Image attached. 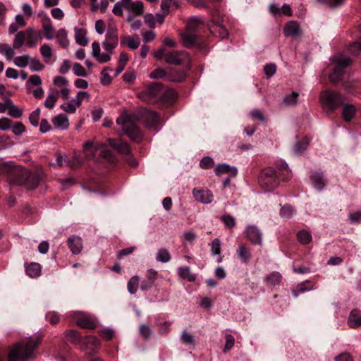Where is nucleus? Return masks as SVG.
Listing matches in <instances>:
<instances>
[{"mask_svg": "<svg viewBox=\"0 0 361 361\" xmlns=\"http://www.w3.org/2000/svg\"><path fill=\"white\" fill-rule=\"evenodd\" d=\"M140 278L137 276H134L130 278L127 284V288L130 294H135L138 288Z\"/></svg>", "mask_w": 361, "mask_h": 361, "instance_id": "42", "label": "nucleus"}, {"mask_svg": "<svg viewBox=\"0 0 361 361\" xmlns=\"http://www.w3.org/2000/svg\"><path fill=\"white\" fill-rule=\"evenodd\" d=\"M214 171L217 176H221L223 173H230L234 176L237 173V169L235 168L231 167L227 164L217 165Z\"/></svg>", "mask_w": 361, "mask_h": 361, "instance_id": "33", "label": "nucleus"}, {"mask_svg": "<svg viewBox=\"0 0 361 361\" xmlns=\"http://www.w3.org/2000/svg\"><path fill=\"white\" fill-rule=\"evenodd\" d=\"M64 336L66 340L72 343L78 344L82 342V338L80 333L75 330H66L64 332Z\"/></svg>", "mask_w": 361, "mask_h": 361, "instance_id": "31", "label": "nucleus"}, {"mask_svg": "<svg viewBox=\"0 0 361 361\" xmlns=\"http://www.w3.org/2000/svg\"><path fill=\"white\" fill-rule=\"evenodd\" d=\"M220 219L228 228H233L236 224L235 219L230 214L223 215Z\"/></svg>", "mask_w": 361, "mask_h": 361, "instance_id": "49", "label": "nucleus"}, {"mask_svg": "<svg viewBox=\"0 0 361 361\" xmlns=\"http://www.w3.org/2000/svg\"><path fill=\"white\" fill-rule=\"evenodd\" d=\"M90 99V94L87 92L80 91L78 92L76 97L71 100L73 104L75 105V107H79L82 101L86 99L88 100Z\"/></svg>", "mask_w": 361, "mask_h": 361, "instance_id": "46", "label": "nucleus"}, {"mask_svg": "<svg viewBox=\"0 0 361 361\" xmlns=\"http://www.w3.org/2000/svg\"><path fill=\"white\" fill-rule=\"evenodd\" d=\"M125 43L127 47L131 49H135L139 47L140 44V39L138 35H134L133 37H126Z\"/></svg>", "mask_w": 361, "mask_h": 361, "instance_id": "40", "label": "nucleus"}, {"mask_svg": "<svg viewBox=\"0 0 361 361\" xmlns=\"http://www.w3.org/2000/svg\"><path fill=\"white\" fill-rule=\"evenodd\" d=\"M12 127V121L7 117L0 118V130L6 131Z\"/></svg>", "mask_w": 361, "mask_h": 361, "instance_id": "61", "label": "nucleus"}, {"mask_svg": "<svg viewBox=\"0 0 361 361\" xmlns=\"http://www.w3.org/2000/svg\"><path fill=\"white\" fill-rule=\"evenodd\" d=\"M163 87L159 82H152L145 90L138 94V97L147 102H151L154 98L161 97L162 95Z\"/></svg>", "mask_w": 361, "mask_h": 361, "instance_id": "7", "label": "nucleus"}, {"mask_svg": "<svg viewBox=\"0 0 361 361\" xmlns=\"http://www.w3.org/2000/svg\"><path fill=\"white\" fill-rule=\"evenodd\" d=\"M200 23V18L197 17L192 18L187 24V30L194 32Z\"/></svg>", "mask_w": 361, "mask_h": 361, "instance_id": "56", "label": "nucleus"}, {"mask_svg": "<svg viewBox=\"0 0 361 361\" xmlns=\"http://www.w3.org/2000/svg\"><path fill=\"white\" fill-rule=\"evenodd\" d=\"M293 214V209L290 205L283 207L280 210V215L283 218L289 219Z\"/></svg>", "mask_w": 361, "mask_h": 361, "instance_id": "58", "label": "nucleus"}, {"mask_svg": "<svg viewBox=\"0 0 361 361\" xmlns=\"http://www.w3.org/2000/svg\"><path fill=\"white\" fill-rule=\"evenodd\" d=\"M141 35L145 42H152L156 37V33L153 30H142Z\"/></svg>", "mask_w": 361, "mask_h": 361, "instance_id": "55", "label": "nucleus"}, {"mask_svg": "<svg viewBox=\"0 0 361 361\" xmlns=\"http://www.w3.org/2000/svg\"><path fill=\"white\" fill-rule=\"evenodd\" d=\"M310 180L314 187L319 190H323L326 185L325 180L322 173L317 171L312 173L310 176Z\"/></svg>", "mask_w": 361, "mask_h": 361, "instance_id": "21", "label": "nucleus"}, {"mask_svg": "<svg viewBox=\"0 0 361 361\" xmlns=\"http://www.w3.org/2000/svg\"><path fill=\"white\" fill-rule=\"evenodd\" d=\"M348 51L351 54L357 55L361 53V42H354L349 45Z\"/></svg>", "mask_w": 361, "mask_h": 361, "instance_id": "59", "label": "nucleus"}, {"mask_svg": "<svg viewBox=\"0 0 361 361\" xmlns=\"http://www.w3.org/2000/svg\"><path fill=\"white\" fill-rule=\"evenodd\" d=\"M59 92L54 90L53 92L49 94L44 101V106L49 109H51L55 106V104L58 99V94Z\"/></svg>", "mask_w": 361, "mask_h": 361, "instance_id": "37", "label": "nucleus"}, {"mask_svg": "<svg viewBox=\"0 0 361 361\" xmlns=\"http://www.w3.org/2000/svg\"><path fill=\"white\" fill-rule=\"evenodd\" d=\"M297 236L299 242L303 245L310 243L312 239L311 233L305 230L299 231Z\"/></svg>", "mask_w": 361, "mask_h": 361, "instance_id": "45", "label": "nucleus"}, {"mask_svg": "<svg viewBox=\"0 0 361 361\" xmlns=\"http://www.w3.org/2000/svg\"><path fill=\"white\" fill-rule=\"evenodd\" d=\"M178 276L184 280L193 282L196 280V275L192 273L189 267H181L178 268Z\"/></svg>", "mask_w": 361, "mask_h": 361, "instance_id": "29", "label": "nucleus"}, {"mask_svg": "<svg viewBox=\"0 0 361 361\" xmlns=\"http://www.w3.org/2000/svg\"><path fill=\"white\" fill-rule=\"evenodd\" d=\"M41 343L39 336L30 337L15 344L8 355V361H27L35 356L34 350Z\"/></svg>", "mask_w": 361, "mask_h": 361, "instance_id": "2", "label": "nucleus"}, {"mask_svg": "<svg viewBox=\"0 0 361 361\" xmlns=\"http://www.w3.org/2000/svg\"><path fill=\"white\" fill-rule=\"evenodd\" d=\"M208 27L212 33L218 34L221 38H226L228 36L227 29L220 23L212 21L208 24Z\"/></svg>", "mask_w": 361, "mask_h": 361, "instance_id": "19", "label": "nucleus"}, {"mask_svg": "<svg viewBox=\"0 0 361 361\" xmlns=\"http://www.w3.org/2000/svg\"><path fill=\"white\" fill-rule=\"evenodd\" d=\"M211 254L213 256H217L216 262L221 263L223 257L221 256V244L219 238L214 239L211 244Z\"/></svg>", "mask_w": 361, "mask_h": 361, "instance_id": "27", "label": "nucleus"}, {"mask_svg": "<svg viewBox=\"0 0 361 361\" xmlns=\"http://www.w3.org/2000/svg\"><path fill=\"white\" fill-rule=\"evenodd\" d=\"M75 42L80 46H86L88 44L87 30L83 28H74Z\"/></svg>", "mask_w": 361, "mask_h": 361, "instance_id": "24", "label": "nucleus"}, {"mask_svg": "<svg viewBox=\"0 0 361 361\" xmlns=\"http://www.w3.org/2000/svg\"><path fill=\"white\" fill-rule=\"evenodd\" d=\"M40 54L44 58L45 63H48L50 62V59L52 56V50L48 44H44L41 46Z\"/></svg>", "mask_w": 361, "mask_h": 361, "instance_id": "47", "label": "nucleus"}, {"mask_svg": "<svg viewBox=\"0 0 361 361\" xmlns=\"http://www.w3.org/2000/svg\"><path fill=\"white\" fill-rule=\"evenodd\" d=\"M171 256L168 250L166 248H161L158 250L156 256V259L162 263L168 262L171 260Z\"/></svg>", "mask_w": 361, "mask_h": 361, "instance_id": "41", "label": "nucleus"}, {"mask_svg": "<svg viewBox=\"0 0 361 361\" xmlns=\"http://www.w3.org/2000/svg\"><path fill=\"white\" fill-rule=\"evenodd\" d=\"M29 66L31 71L34 72L41 71L44 68V65L38 59L34 58L29 60Z\"/></svg>", "mask_w": 361, "mask_h": 361, "instance_id": "52", "label": "nucleus"}, {"mask_svg": "<svg viewBox=\"0 0 361 361\" xmlns=\"http://www.w3.org/2000/svg\"><path fill=\"white\" fill-rule=\"evenodd\" d=\"M26 43V33L25 30L19 31L16 35L13 47L15 49L21 48Z\"/></svg>", "mask_w": 361, "mask_h": 361, "instance_id": "34", "label": "nucleus"}, {"mask_svg": "<svg viewBox=\"0 0 361 361\" xmlns=\"http://www.w3.org/2000/svg\"><path fill=\"white\" fill-rule=\"evenodd\" d=\"M298 94L295 92H293L290 94H286L283 100V104L286 106H293L298 102Z\"/></svg>", "mask_w": 361, "mask_h": 361, "instance_id": "48", "label": "nucleus"}, {"mask_svg": "<svg viewBox=\"0 0 361 361\" xmlns=\"http://www.w3.org/2000/svg\"><path fill=\"white\" fill-rule=\"evenodd\" d=\"M356 109L353 104H345L343 105L342 117L347 121H350L355 116Z\"/></svg>", "mask_w": 361, "mask_h": 361, "instance_id": "26", "label": "nucleus"}, {"mask_svg": "<svg viewBox=\"0 0 361 361\" xmlns=\"http://www.w3.org/2000/svg\"><path fill=\"white\" fill-rule=\"evenodd\" d=\"M75 322L81 328L93 329L96 327L94 319L90 315L83 314L77 318Z\"/></svg>", "mask_w": 361, "mask_h": 361, "instance_id": "17", "label": "nucleus"}, {"mask_svg": "<svg viewBox=\"0 0 361 361\" xmlns=\"http://www.w3.org/2000/svg\"><path fill=\"white\" fill-rule=\"evenodd\" d=\"M42 24L45 38L49 40L52 39L55 35L56 30L53 27L51 19L48 17L43 18Z\"/></svg>", "mask_w": 361, "mask_h": 361, "instance_id": "18", "label": "nucleus"}, {"mask_svg": "<svg viewBox=\"0 0 361 361\" xmlns=\"http://www.w3.org/2000/svg\"><path fill=\"white\" fill-rule=\"evenodd\" d=\"M180 341L186 345H194L195 339L192 334L188 332L187 330H183L180 336Z\"/></svg>", "mask_w": 361, "mask_h": 361, "instance_id": "53", "label": "nucleus"}, {"mask_svg": "<svg viewBox=\"0 0 361 361\" xmlns=\"http://www.w3.org/2000/svg\"><path fill=\"white\" fill-rule=\"evenodd\" d=\"M83 152L86 158L89 159H97L98 154H101L102 157L111 160V152L105 149L104 145L94 140L86 142L83 145Z\"/></svg>", "mask_w": 361, "mask_h": 361, "instance_id": "3", "label": "nucleus"}, {"mask_svg": "<svg viewBox=\"0 0 361 361\" xmlns=\"http://www.w3.org/2000/svg\"><path fill=\"white\" fill-rule=\"evenodd\" d=\"M73 73L77 76L85 77L87 76V72L84 67L80 63H75L73 67Z\"/></svg>", "mask_w": 361, "mask_h": 361, "instance_id": "60", "label": "nucleus"}, {"mask_svg": "<svg viewBox=\"0 0 361 361\" xmlns=\"http://www.w3.org/2000/svg\"><path fill=\"white\" fill-rule=\"evenodd\" d=\"M189 61V56L185 51H173L165 55V61L168 64L180 65Z\"/></svg>", "mask_w": 361, "mask_h": 361, "instance_id": "8", "label": "nucleus"}, {"mask_svg": "<svg viewBox=\"0 0 361 361\" xmlns=\"http://www.w3.org/2000/svg\"><path fill=\"white\" fill-rule=\"evenodd\" d=\"M146 126L150 130H157V126L159 124V116L154 111H147L145 115Z\"/></svg>", "mask_w": 361, "mask_h": 361, "instance_id": "15", "label": "nucleus"}, {"mask_svg": "<svg viewBox=\"0 0 361 361\" xmlns=\"http://www.w3.org/2000/svg\"><path fill=\"white\" fill-rule=\"evenodd\" d=\"M200 165L202 169H209L214 165V162L210 157H205L202 159Z\"/></svg>", "mask_w": 361, "mask_h": 361, "instance_id": "62", "label": "nucleus"}, {"mask_svg": "<svg viewBox=\"0 0 361 361\" xmlns=\"http://www.w3.org/2000/svg\"><path fill=\"white\" fill-rule=\"evenodd\" d=\"M247 238L255 245H261L262 242V233L255 226H248L245 229Z\"/></svg>", "mask_w": 361, "mask_h": 361, "instance_id": "14", "label": "nucleus"}, {"mask_svg": "<svg viewBox=\"0 0 361 361\" xmlns=\"http://www.w3.org/2000/svg\"><path fill=\"white\" fill-rule=\"evenodd\" d=\"M313 284L310 281H305L301 283H300L296 289L293 290V295L294 297L297 298L300 293L310 291L313 289Z\"/></svg>", "mask_w": 361, "mask_h": 361, "instance_id": "30", "label": "nucleus"}, {"mask_svg": "<svg viewBox=\"0 0 361 361\" xmlns=\"http://www.w3.org/2000/svg\"><path fill=\"white\" fill-rule=\"evenodd\" d=\"M127 10L137 16H140L144 13V4L140 1H134L127 6Z\"/></svg>", "mask_w": 361, "mask_h": 361, "instance_id": "35", "label": "nucleus"}, {"mask_svg": "<svg viewBox=\"0 0 361 361\" xmlns=\"http://www.w3.org/2000/svg\"><path fill=\"white\" fill-rule=\"evenodd\" d=\"M55 127L59 129H67L69 126L68 119L66 115L60 114L52 119Z\"/></svg>", "mask_w": 361, "mask_h": 361, "instance_id": "28", "label": "nucleus"}, {"mask_svg": "<svg viewBox=\"0 0 361 361\" xmlns=\"http://www.w3.org/2000/svg\"><path fill=\"white\" fill-rule=\"evenodd\" d=\"M26 273L32 278L37 277L41 273V267L38 263H31L26 267Z\"/></svg>", "mask_w": 361, "mask_h": 361, "instance_id": "36", "label": "nucleus"}, {"mask_svg": "<svg viewBox=\"0 0 361 361\" xmlns=\"http://www.w3.org/2000/svg\"><path fill=\"white\" fill-rule=\"evenodd\" d=\"M320 102L324 109L333 112L343 104L342 95L333 90H324L320 94Z\"/></svg>", "mask_w": 361, "mask_h": 361, "instance_id": "4", "label": "nucleus"}, {"mask_svg": "<svg viewBox=\"0 0 361 361\" xmlns=\"http://www.w3.org/2000/svg\"><path fill=\"white\" fill-rule=\"evenodd\" d=\"M39 116H40V110L39 109H37L35 111H33L29 117V120L30 123L35 126L37 127L39 124Z\"/></svg>", "mask_w": 361, "mask_h": 361, "instance_id": "57", "label": "nucleus"}, {"mask_svg": "<svg viewBox=\"0 0 361 361\" xmlns=\"http://www.w3.org/2000/svg\"><path fill=\"white\" fill-rule=\"evenodd\" d=\"M192 195L195 200L205 204L212 202L214 200V195L209 190H199L194 188L192 190Z\"/></svg>", "mask_w": 361, "mask_h": 361, "instance_id": "12", "label": "nucleus"}, {"mask_svg": "<svg viewBox=\"0 0 361 361\" xmlns=\"http://www.w3.org/2000/svg\"><path fill=\"white\" fill-rule=\"evenodd\" d=\"M149 78L152 79H161L164 78L168 81L171 82H181L184 80V74L178 72L177 76H173L171 74H168V72L163 68H156L149 74Z\"/></svg>", "mask_w": 361, "mask_h": 361, "instance_id": "9", "label": "nucleus"}, {"mask_svg": "<svg viewBox=\"0 0 361 361\" xmlns=\"http://www.w3.org/2000/svg\"><path fill=\"white\" fill-rule=\"evenodd\" d=\"M26 43L25 45L29 48L35 47L42 40L40 32L33 27H28L25 30Z\"/></svg>", "mask_w": 361, "mask_h": 361, "instance_id": "11", "label": "nucleus"}, {"mask_svg": "<svg viewBox=\"0 0 361 361\" xmlns=\"http://www.w3.org/2000/svg\"><path fill=\"white\" fill-rule=\"evenodd\" d=\"M281 279L282 276L280 273L276 271L272 272L268 276L267 283L271 286H276L281 283Z\"/></svg>", "mask_w": 361, "mask_h": 361, "instance_id": "50", "label": "nucleus"}, {"mask_svg": "<svg viewBox=\"0 0 361 361\" xmlns=\"http://www.w3.org/2000/svg\"><path fill=\"white\" fill-rule=\"evenodd\" d=\"M30 58L28 54L18 56L13 59V63L18 68H25L28 65Z\"/></svg>", "mask_w": 361, "mask_h": 361, "instance_id": "43", "label": "nucleus"}, {"mask_svg": "<svg viewBox=\"0 0 361 361\" xmlns=\"http://www.w3.org/2000/svg\"><path fill=\"white\" fill-rule=\"evenodd\" d=\"M118 44V37L116 28L109 27L106 33V39L102 42V46L106 52L102 53L100 44L97 42L92 44V55L99 63L109 62L113 54V51Z\"/></svg>", "mask_w": 361, "mask_h": 361, "instance_id": "1", "label": "nucleus"}, {"mask_svg": "<svg viewBox=\"0 0 361 361\" xmlns=\"http://www.w3.org/2000/svg\"><path fill=\"white\" fill-rule=\"evenodd\" d=\"M118 125L122 126V130L130 140L134 142H139L142 140V135L136 124L128 117L121 116L116 121Z\"/></svg>", "mask_w": 361, "mask_h": 361, "instance_id": "5", "label": "nucleus"}, {"mask_svg": "<svg viewBox=\"0 0 361 361\" xmlns=\"http://www.w3.org/2000/svg\"><path fill=\"white\" fill-rule=\"evenodd\" d=\"M53 82L55 85L61 87H68V80L62 76H56L54 78Z\"/></svg>", "mask_w": 361, "mask_h": 361, "instance_id": "63", "label": "nucleus"}, {"mask_svg": "<svg viewBox=\"0 0 361 361\" xmlns=\"http://www.w3.org/2000/svg\"><path fill=\"white\" fill-rule=\"evenodd\" d=\"M332 62L336 65V67H341L345 68L352 63V60L348 57L342 54L334 56L332 58Z\"/></svg>", "mask_w": 361, "mask_h": 361, "instance_id": "23", "label": "nucleus"}, {"mask_svg": "<svg viewBox=\"0 0 361 361\" xmlns=\"http://www.w3.org/2000/svg\"><path fill=\"white\" fill-rule=\"evenodd\" d=\"M10 104L8 106V114L13 117V118H20L23 114V111L20 109H19L17 106L12 104L11 101H9Z\"/></svg>", "mask_w": 361, "mask_h": 361, "instance_id": "51", "label": "nucleus"}, {"mask_svg": "<svg viewBox=\"0 0 361 361\" xmlns=\"http://www.w3.org/2000/svg\"><path fill=\"white\" fill-rule=\"evenodd\" d=\"M107 142L108 144L118 153L126 155L130 154V148L127 142L121 140H114L111 138H109Z\"/></svg>", "mask_w": 361, "mask_h": 361, "instance_id": "13", "label": "nucleus"}, {"mask_svg": "<svg viewBox=\"0 0 361 361\" xmlns=\"http://www.w3.org/2000/svg\"><path fill=\"white\" fill-rule=\"evenodd\" d=\"M68 245L71 252L74 255L80 253L83 247L82 238L77 235L70 236L68 239Z\"/></svg>", "mask_w": 361, "mask_h": 361, "instance_id": "16", "label": "nucleus"}, {"mask_svg": "<svg viewBox=\"0 0 361 361\" xmlns=\"http://www.w3.org/2000/svg\"><path fill=\"white\" fill-rule=\"evenodd\" d=\"M180 37L184 47L190 48L196 44L197 37L194 32L186 30L181 34Z\"/></svg>", "mask_w": 361, "mask_h": 361, "instance_id": "20", "label": "nucleus"}, {"mask_svg": "<svg viewBox=\"0 0 361 361\" xmlns=\"http://www.w3.org/2000/svg\"><path fill=\"white\" fill-rule=\"evenodd\" d=\"M101 343L98 338L94 336H87L82 342L81 349L87 354L92 355L99 350Z\"/></svg>", "mask_w": 361, "mask_h": 361, "instance_id": "10", "label": "nucleus"}, {"mask_svg": "<svg viewBox=\"0 0 361 361\" xmlns=\"http://www.w3.org/2000/svg\"><path fill=\"white\" fill-rule=\"evenodd\" d=\"M259 183L267 191L275 189L279 184L276 171L271 168L264 169L261 172Z\"/></svg>", "mask_w": 361, "mask_h": 361, "instance_id": "6", "label": "nucleus"}, {"mask_svg": "<svg viewBox=\"0 0 361 361\" xmlns=\"http://www.w3.org/2000/svg\"><path fill=\"white\" fill-rule=\"evenodd\" d=\"M348 325L352 328L361 326V312L358 310H353L348 317Z\"/></svg>", "mask_w": 361, "mask_h": 361, "instance_id": "25", "label": "nucleus"}, {"mask_svg": "<svg viewBox=\"0 0 361 361\" xmlns=\"http://www.w3.org/2000/svg\"><path fill=\"white\" fill-rule=\"evenodd\" d=\"M61 109H62L64 111L68 114H74L76 111L75 105L73 104L71 101L69 102L63 104L61 105Z\"/></svg>", "mask_w": 361, "mask_h": 361, "instance_id": "64", "label": "nucleus"}, {"mask_svg": "<svg viewBox=\"0 0 361 361\" xmlns=\"http://www.w3.org/2000/svg\"><path fill=\"white\" fill-rule=\"evenodd\" d=\"M172 4H173L176 6V8L178 7L176 1L174 0H162L161 3V10L162 13L164 14H169V8Z\"/></svg>", "mask_w": 361, "mask_h": 361, "instance_id": "54", "label": "nucleus"}, {"mask_svg": "<svg viewBox=\"0 0 361 361\" xmlns=\"http://www.w3.org/2000/svg\"><path fill=\"white\" fill-rule=\"evenodd\" d=\"M300 31V25L295 21L287 23L284 27L283 32L286 37H290L298 35Z\"/></svg>", "mask_w": 361, "mask_h": 361, "instance_id": "22", "label": "nucleus"}, {"mask_svg": "<svg viewBox=\"0 0 361 361\" xmlns=\"http://www.w3.org/2000/svg\"><path fill=\"white\" fill-rule=\"evenodd\" d=\"M111 71L112 69L108 66H106L102 69L101 72L100 81L103 85H108L111 82V78L109 75V72Z\"/></svg>", "mask_w": 361, "mask_h": 361, "instance_id": "44", "label": "nucleus"}, {"mask_svg": "<svg viewBox=\"0 0 361 361\" xmlns=\"http://www.w3.org/2000/svg\"><path fill=\"white\" fill-rule=\"evenodd\" d=\"M345 70L341 67H335L329 75V79L333 83H336L342 80Z\"/></svg>", "mask_w": 361, "mask_h": 361, "instance_id": "38", "label": "nucleus"}, {"mask_svg": "<svg viewBox=\"0 0 361 361\" xmlns=\"http://www.w3.org/2000/svg\"><path fill=\"white\" fill-rule=\"evenodd\" d=\"M56 37L61 47L66 48L68 46L69 40L67 37V32L64 28L59 30Z\"/></svg>", "mask_w": 361, "mask_h": 361, "instance_id": "39", "label": "nucleus"}, {"mask_svg": "<svg viewBox=\"0 0 361 361\" xmlns=\"http://www.w3.org/2000/svg\"><path fill=\"white\" fill-rule=\"evenodd\" d=\"M237 254L241 261L245 264L248 263L251 258L250 250L243 245H240L237 250Z\"/></svg>", "mask_w": 361, "mask_h": 361, "instance_id": "32", "label": "nucleus"}]
</instances>
